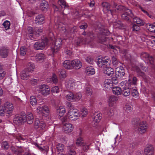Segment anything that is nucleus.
Masks as SVG:
<instances>
[{"label": "nucleus", "mask_w": 155, "mask_h": 155, "mask_svg": "<svg viewBox=\"0 0 155 155\" xmlns=\"http://www.w3.org/2000/svg\"><path fill=\"white\" fill-rule=\"evenodd\" d=\"M14 110L13 104L11 102H6L0 107V116L6 115L8 117L12 116Z\"/></svg>", "instance_id": "nucleus-1"}, {"label": "nucleus", "mask_w": 155, "mask_h": 155, "mask_svg": "<svg viewBox=\"0 0 155 155\" xmlns=\"http://www.w3.org/2000/svg\"><path fill=\"white\" fill-rule=\"evenodd\" d=\"M72 68L75 69H79L82 66L81 61L79 59H75L71 61Z\"/></svg>", "instance_id": "nucleus-13"}, {"label": "nucleus", "mask_w": 155, "mask_h": 155, "mask_svg": "<svg viewBox=\"0 0 155 155\" xmlns=\"http://www.w3.org/2000/svg\"><path fill=\"white\" fill-rule=\"evenodd\" d=\"M43 31L42 28H36L34 29V32H35L36 34L38 35H39V34L42 32Z\"/></svg>", "instance_id": "nucleus-61"}, {"label": "nucleus", "mask_w": 155, "mask_h": 155, "mask_svg": "<svg viewBox=\"0 0 155 155\" xmlns=\"http://www.w3.org/2000/svg\"><path fill=\"white\" fill-rule=\"evenodd\" d=\"M114 6L115 11L116 12H119L120 11L124 12L128 9L123 6L117 5L115 3L114 4Z\"/></svg>", "instance_id": "nucleus-25"}, {"label": "nucleus", "mask_w": 155, "mask_h": 155, "mask_svg": "<svg viewBox=\"0 0 155 155\" xmlns=\"http://www.w3.org/2000/svg\"><path fill=\"white\" fill-rule=\"evenodd\" d=\"M146 28L149 31L154 32L155 31V26L154 24H147V25Z\"/></svg>", "instance_id": "nucleus-40"}, {"label": "nucleus", "mask_w": 155, "mask_h": 155, "mask_svg": "<svg viewBox=\"0 0 155 155\" xmlns=\"http://www.w3.org/2000/svg\"><path fill=\"white\" fill-rule=\"evenodd\" d=\"M141 58L147 62H149L151 64H153L154 61V59L152 57L150 56L146 52H143L141 53L140 54Z\"/></svg>", "instance_id": "nucleus-11"}, {"label": "nucleus", "mask_w": 155, "mask_h": 155, "mask_svg": "<svg viewBox=\"0 0 155 155\" xmlns=\"http://www.w3.org/2000/svg\"><path fill=\"white\" fill-rule=\"evenodd\" d=\"M35 68V66L33 63H29L28 64L27 68L25 69L28 70L31 73L33 71Z\"/></svg>", "instance_id": "nucleus-39"}, {"label": "nucleus", "mask_w": 155, "mask_h": 155, "mask_svg": "<svg viewBox=\"0 0 155 155\" xmlns=\"http://www.w3.org/2000/svg\"><path fill=\"white\" fill-rule=\"evenodd\" d=\"M109 61L110 59L107 57H105L102 58H99L98 59L97 63L99 67L104 69L105 67L108 66L109 64L108 62Z\"/></svg>", "instance_id": "nucleus-6"}, {"label": "nucleus", "mask_w": 155, "mask_h": 155, "mask_svg": "<svg viewBox=\"0 0 155 155\" xmlns=\"http://www.w3.org/2000/svg\"><path fill=\"white\" fill-rule=\"evenodd\" d=\"M3 25L5 29L7 30L9 29L10 25V22L8 21H5L3 23Z\"/></svg>", "instance_id": "nucleus-53"}, {"label": "nucleus", "mask_w": 155, "mask_h": 155, "mask_svg": "<svg viewBox=\"0 0 155 155\" xmlns=\"http://www.w3.org/2000/svg\"><path fill=\"white\" fill-rule=\"evenodd\" d=\"M131 91L132 95L133 97L136 98L138 97V92L135 89V88H134V89H132Z\"/></svg>", "instance_id": "nucleus-50"}, {"label": "nucleus", "mask_w": 155, "mask_h": 155, "mask_svg": "<svg viewBox=\"0 0 155 155\" xmlns=\"http://www.w3.org/2000/svg\"><path fill=\"white\" fill-rule=\"evenodd\" d=\"M86 61L89 64H92L93 63V59L90 57H87L86 59Z\"/></svg>", "instance_id": "nucleus-62"}, {"label": "nucleus", "mask_w": 155, "mask_h": 155, "mask_svg": "<svg viewBox=\"0 0 155 155\" xmlns=\"http://www.w3.org/2000/svg\"><path fill=\"white\" fill-rule=\"evenodd\" d=\"M104 71L105 74L109 76H112L114 73L113 69L108 66L104 69Z\"/></svg>", "instance_id": "nucleus-26"}, {"label": "nucleus", "mask_w": 155, "mask_h": 155, "mask_svg": "<svg viewBox=\"0 0 155 155\" xmlns=\"http://www.w3.org/2000/svg\"><path fill=\"white\" fill-rule=\"evenodd\" d=\"M104 87L105 89H110L113 87L112 82L111 79H106L104 82Z\"/></svg>", "instance_id": "nucleus-21"}, {"label": "nucleus", "mask_w": 155, "mask_h": 155, "mask_svg": "<svg viewBox=\"0 0 155 155\" xmlns=\"http://www.w3.org/2000/svg\"><path fill=\"white\" fill-rule=\"evenodd\" d=\"M30 72L28 70L24 69L20 73V75L21 79L24 80H27L30 77Z\"/></svg>", "instance_id": "nucleus-15"}, {"label": "nucleus", "mask_w": 155, "mask_h": 155, "mask_svg": "<svg viewBox=\"0 0 155 155\" xmlns=\"http://www.w3.org/2000/svg\"><path fill=\"white\" fill-rule=\"evenodd\" d=\"M30 102L33 106L36 105L37 102L36 97L34 96H31L30 98Z\"/></svg>", "instance_id": "nucleus-37"}, {"label": "nucleus", "mask_w": 155, "mask_h": 155, "mask_svg": "<svg viewBox=\"0 0 155 155\" xmlns=\"http://www.w3.org/2000/svg\"><path fill=\"white\" fill-rule=\"evenodd\" d=\"M136 71L137 73V74L138 75L141 76L143 78L144 77L145 75L144 73L143 72L141 71L138 68H137Z\"/></svg>", "instance_id": "nucleus-60"}, {"label": "nucleus", "mask_w": 155, "mask_h": 155, "mask_svg": "<svg viewBox=\"0 0 155 155\" xmlns=\"http://www.w3.org/2000/svg\"><path fill=\"white\" fill-rule=\"evenodd\" d=\"M133 17L134 15L132 11L129 9L125 10L124 12L121 15L122 19L127 21L129 20V17L132 18Z\"/></svg>", "instance_id": "nucleus-12"}, {"label": "nucleus", "mask_w": 155, "mask_h": 155, "mask_svg": "<svg viewBox=\"0 0 155 155\" xmlns=\"http://www.w3.org/2000/svg\"><path fill=\"white\" fill-rule=\"evenodd\" d=\"M56 112L61 117L65 113L66 110L64 107L63 106H60L58 107L56 110Z\"/></svg>", "instance_id": "nucleus-27"}, {"label": "nucleus", "mask_w": 155, "mask_h": 155, "mask_svg": "<svg viewBox=\"0 0 155 155\" xmlns=\"http://www.w3.org/2000/svg\"><path fill=\"white\" fill-rule=\"evenodd\" d=\"M63 64L64 67L65 68L68 69L72 68L71 61L69 60H65Z\"/></svg>", "instance_id": "nucleus-32"}, {"label": "nucleus", "mask_w": 155, "mask_h": 155, "mask_svg": "<svg viewBox=\"0 0 155 155\" xmlns=\"http://www.w3.org/2000/svg\"><path fill=\"white\" fill-rule=\"evenodd\" d=\"M9 53L8 49L7 48L2 47L0 49V55L3 58H6L8 55Z\"/></svg>", "instance_id": "nucleus-20"}, {"label": "nucleus", "mask_w": 155, "mask_h": 155, "mask_svg": "<svg viewBox=\"0 0 155 155\" xmlns=\"http://www.w3.org/2000/svg\"><path fill=\"white\" fill-rule=\"evenodd\" d=\"M63 129L65 133H71L74 129L72 125L69 123H66L64 124Z\"/></svg>", "instance_id": "nucleus-17"}, {"label": "nucleus", "mask_w": 155, "mask_h": 155, "mask_svg": "<svg viewBox=\"0 0 155 155\" xmlns=\"http://www.w3.org/2000/svg\"><path fill=\"white\" fill-rule=\"evenodd\" d=\"M115 73L116 76L119 78H121L125 74L124 70L122 67H118L115 69Z\"/></svg>", "instance_id": "nucleus-19"}, {"label": "nucleus", "mask_w": 155, "mask_h": 155, "mask_svg": "<svg viewBox=\"0 0 155 155\" xmlns=\"http://www.w3.org/2000/svg\"><path fill=\"white\" fill-rule=\"evenodd\" d=\"M1 145L2 148L4 150H7L9 147V144L8 142L6 141L2 142Z\"/></svg>", "instance_id": "nucleus-45"}, {"label": "nucleus", "mask_w": 155, "mask_h": 155, "mask_svg": "<svg viewBox=\"0 0 155 155\" xmlns=\"http://www.w3.org/2000/svg\"><path fill=\"white\" fill-rule=\"evenodd\" d=\"M46 125L44 122L42 120H40V123L38 125V128L42 130H44L45 129Z\"/></svg>", "instance_id": "nucleus-47"}, {"label": "nucleus", "mask_w": 155, "mask_h": 155, "mask_svg": "<svg viewBox=\"0 0 155 155\" xmlns=\"http://www.w3.org/2000/svg\"><path fill=\"white\" fill-rule=\"evenodd\" d=\"M10 149L13 153L16 155H18L19 152L17 148H16L15 147L12 146L11 147Z\"/></svg>", "instance_id": "nucleus-55"}, {"label": "nucleus", "mask_w": 155, "mask_h": 155, "mask_svg": "<svg viewBox=\"0 0 155 155\" xmlns=\"http://www.w3.org/2000/svg\"><path fill=\"white\" fill-rule=\"evenodd\" d=\"M27 51V49L25 46H22L20 48V54L22 56H24L26 54Z\"/></svg>", "instance_id": "nucleus-52"}, {"label": "nucleus", "mask_w": 155, "mask_h": 155, "mask_svg": "<svg viewBox=\"0 0 155 155\" xmlns=\"http://www.w3.org/2000/svg\"><path fill=\"white\" fill-rule=\"evenodd\" d=\"M113 25L115 28H120L122 27V25L120 21H117L113 23Z\"/></svg>", "instance_id": "nucleus-44"}, {"label": "nucleus", "mask_w": 155, "mask_h": 155, "mask_svg": "<svg viewBox=\"0 0 155 155\" xmlns=\"http://www.w3.org/2000/svg\"><path fill=\"white\" fill-rule=\"evenodd\" d=\"M39 91L44 96L48 95L50 93V89L49 86L45 84H42L38 86Z\"/></svg>", "instance_id": "nucleus-5"}, {"label": "nucleus", "mask_w": 155, "mask_h": 155, "mask_svg": "<svg viewBox=\"0 0 155 155\" xmlns=\"http://www.w3.org/2000/svg\"><path fill=\"white\" fill-rule=\"evenodd\" d=\"M56 28L58 29L60 31H63V32L65 33L66 31L64 25L61 22L58 23L56 25Z\"/></svg>", "instance_id": "nucleus-29"}, {"label": "nucleus", "mask_w": 155, "mask_h": 155, "mask_svg": "<svg viewBox=\"0 0 155 155\" xmlns=\"http://www.w3.org/2000/svg\"><path fill=\"white\" fill-rule=\"evenodd\" d=\"M144 153L146 155H153V147L150 144H147L144 149Z\"/></svg>", "instance_id": "nucleus-18"}, {"label": "nucleus", "mask_w": 155, "mask_h": 155, "mask_svg": "<svg viewBox=\"0 0 155 155\" xmlns=\"http://www.w3.org/2000/svg\"><path fill=\"white\" fill-rule=\"evenodd\" d=\"M75 81L73 79H71L67 80L65 82V85L67 88L68 89H72L74 88H76L75 87Z\"/></svg>", "instance_id": "nucleus-14"}, {"label": "nucleus", "mask_w": 155, "mask_h": 155, "mask_svg": "<svg viewBox=\"0 0 155 155\" xmlns=\"http://www.w3.org/2000/svg\"><path fill=\"white\" fill-rule=\"evenodd\" d=\"M14 139L15 140L13 142L15 143H16L18 141L21 142V140L26 141L27 140V137H23L21 136H19L18 137H15Z\"/></svg>", "instance_id": "nucleus-35"}, {"label": "nucleus", "mask_w": 155, "mask_h": 155, "mask_svg": "<svg viewBox=\"0 0 155 155\" xmlns=\"http://www.w3.org/2000/svg\"><path fill=\"white\" fill-rule=\"evenodd\" d=\"M85 87V92L88 96H91L92 94V91L90 86L88 84H86Z\"/></svg>", "instance_id": "nucleus-42"}, {"label": "nucleus", "mask_w": 155, "mask_h": 155, "mask_svg": "<svg viewBox=\"0 0 155 155\" xmlns=\"http://www.w3.org/2000/svg\"><path fill=\"white\" fill-rule=\"evenodd\" d=\"M67 99L71 101H74V94L71 92H69L66 96Z\"/></svg>", "instance_id": "nucleus-38"}, {"label": "nucleus", "mask_w": 155, "mask_h": 155, "mask_svg": "<svg viewBox=\"0 0 155 155\" xmlns=\"http://www.w3.org/2000/svg\"><path fill=\"white\" fill-rule=\"evenodd\" d=\"M81 111L83 117H85L87 115L88 113L87 110L85 108H82Z\"/></svg>", "instance_id": "nucleus-59"}, {"label": "nucleus", "mask_w": 155, "mask_h": 155, "mask_svg": "<svg viewBox=\"0 0 155 155\" xmlns=\"http://www.w3.org/2000/svg\"><path fill=\"white\" fill-rule=\"evenodd\" d=\"M58 3L61 7H64L65 8L68 7L67 4L64 0H59L58 1Z\"/></svg>", "instance_id": "nucleus-56"}, {"label": "nucleus", "mask_w": 155, "mask_h": 155, "mask_svg": "<svg viewBox=\"0 0 155 155\" xmlns=\"http://www.w3.org/2000/svg\"><path fill=\"white\" fill-rule=\"evenodd\" d=\"M36 112L39 114L46 117L49 113V110L47 106H40L38 107L36 109Z\"/></svg>", "instance_id": "nucleus-4"}, {"label": "nucleus", "mask_w": 155, "mask_h": 155, "mask_svg": "<svg viewBox=\"0 0 155 155\" xmlns=\"http://www.w3.org/2000/svg\"><path fill=\"white\" fill-rule=\"evenodd\" d=\"M104 11H107L108 13H110L112 15L114 14V11L111 9H110V5L109 3L106 2H103L102 4Z\"/></svg>", "instance_id": "nucleus-16"}, {"label": "nucleus", "mask_w": 155, "mask_h": 155, "mask_svg": "<svg viewBox=\"0 0 155 155\" xmlns=\"http://www.w3.org/2000/svg\"><path fill=\"white\" fill-rule=\"evenodd\" d=\"M101 33L102 34V37L101 38H100V36H99V40L101 42H103L106 41V38H105V35H106V32L107 33H108L107 31V30L104 29H101V30H100Z\"/></svg>", "instance_id": "nucleus-31"}, {"label": "nucleus", "mask_w": 155, "mask_h": 155, "mask_svg": "<svg viewBox=\"0 0 155 155\" xmlns=\"http://www.w3.org/2000/svg\"><path fill=\"white\" fill-rule=\"evenodd\" d=\"M35 21L36 24H42L44 22V16L42 14L38 15L36 17Z\"/></svg>", "instance_id": "nucleus-22"}, {"label": "nucleus", "mask_w": 155, "mask_h": 155, "mask_svg": "<svg viewBox=\"0 0 155 155\" xmlns=\"http://www.w3.org/2000/svg\"><path fill=\"white\" fill-rule=\"evenodd\" d=\"M90 144V143H88L86 142H84L83 144V149L84 151H86L89 149Z\"/></svg>", "instance_id": "nucleus-57"}, {"label": "nucleus", "mask_w": 155, "mask_h": 155, "mask_svg": "<svg viewBox=\"0 0 155 155\" xmlns=\"http://www.w3.org/2000/svg\"><path fill=\"white\" fill-rule=\"evenodd\" d=\"M101 119V114L99 112H96L94 114V122L97 123L100 122Z\"/></svg>", "instance_id": "nucleus-30"}, {"label": "nucleus", "mask_w": 155, "mask_h": 155, "mask_svg": "<svg viewBox=\"0 0 155 155\" xmlns=\"http://www.w3.org/2000/svg\"><path fill=\"white\" fill-rule=\"evenodd\" d=\"M69 151L68 153V155H76V153L75 151L71 149H68Z\"/></svg>", "instance_id": "nucleus-64"}, {"label": "nucleus", "mask_w": 155, "mask_h": 155, "mask_svg": "<svg viewBox=\"0 0 155 155\" xmlns=\"http://www.w3.org/2000/svg\"><path fill=\"white\" fill-rule=\"evenodd\" d=\"M48 6L47 2L45 0H43L41 1L40 7L42 10L45 11L48 8Z\"/></svg>", "instance_id": "nucleus-33"}, {"label": "nucleus", "mask_w": 155, "mask_h": 155, "mask_svg": "<svg viewBox=\"0 0 155 155\" xmlns=\"http://www.w3.org/2000/svg\"><path fill=\"white\" fill-rule=\"evenodd\" d=\"M113 93L116 95H119L121 94L122 91L121 88L118 87H114L112 88Z\"/></svg>", "instance_id": "nucleus-34"}, {"label": "nucleus", "mask_w": 155, "mask_h": 155, "mask_svg": "<svg viewBox=\"0 0 155 155\" xmlns=\"http://www.w3.org/2000/svg\"><path fill=\"white\" fill-rule=\"evenodd\" d=\"M79 117V111L76 109H71L68 111L66 117L62 118L61 121L65 122L68 121L67 118L71 120L78 119Z\"/></svg>", "instance_id": "nucleus-2"}, {"label": "nucleus", "mask_w": 155, "mask_h": 155, "mask_svg": "<svg viewBox=\"0 0 155 155\" xmlns=\"http://www.w3.org/2000/svg\"><path fill=\"white\" fill-rule=\"evenodd\" d=\"M124 109L127 112H130L132 110V108L130 105H126L124 107Z\"/></svg>", "instance_id": "nucleus-63"}, {"label": "nucleus", "mask_w": 155, "mask_h": 155, "mask_svg": "<svg viewBox=\"0 0 155 155\" xmlns=\"http://www.w3.org/2000/svg\"><path fill=\"white\" fill-rule=\"evenodd\" d=\"M48 39L45 38L35 42L34 44V48L36 50H42L48 45Z\"/></svg>", "instance_id": "nucleus-3"}, {"label": "nucleus", "mask_w": 155, "mask_h": 155, "mask_svg": "<svg viewBox=\"0 0 155 155\" xmlns=\"http://www.w3.org/2000/svg\"><path fill=\"white\" fill-rule=\"evenodd\" d=\"M138 128L140 133H144L148 128L147 124L144 121L140 122L138 123Z\"/></svg>", "instance_id": "nucleus-10"}, {"label": "nucleus", "mask_w": 155, "mask_h": 155, "mask_svg": "<svg viewBox=\"0 0 155 155\" xmlns=\"http://www.w3.org/2000/svg\"><path fill=\"white\" fill-rule=\"evenodd\" d=\"M118 97L115 96H111L109 98L108 104L110 107L113 106L118 100Z\"/></svg>", "instance_id": "nucleus-23"}, {"label": "nucleus", "mask_w": 155, "mask_h": 155, "mask_svg": "<svg viewBox=\"0 0 155 155\" xmlns=\"http://www.w3.org/2000/svg\"><path fill=\"white\" fill-rule=\"evenodd\" d=\"M56 148L58 152H62L64 150V147L61 143H58L56 145Z\"/></svg>", "instance_id": "nucleus-54"}, {"label": "nucleus", "mask_w": 155, "mask_h": 155, "mask_svg": "<svg viewBox=\"0 0 155 155\" xmlns=\"http://www.w3.org/2000/svg\"><path fill=\"white\" fill-rule=\"evenodd\" d=\"M132 89H123L122 92L123 95L125 97L129 96L130 94V91Z\"/></svg>", "instance_id": "nucleus-41"}, {"label": "nucleus", "mask_w": 155, "mask_h": 155, "mask_svg": "<svg viewBox=\"0 0 155 155\" xmlns=\"http://www.w3.org/2000/svg\"><path fill=\"white\" fill-rule=\"evenodd\" d=\"M26 121L29 124H31L32 123L34 117L32 113L30 112L27 113L25 115Z\"/></svg>", "instance_id": "nucleus-24"}, {"label": "nucleus", "mask_w": 155, "mask_h": 155, "mask_svg": "<svg viewBox=\"0 0 155 155\" xmlns=\"http://www.w3.org/2000/svg\"><path fill=\"white\" fill-rule=\"evenodd\" d=\"M82 94L80 93H77L74 95V101H80L82 98Z\"/></svg>", "instance_id": "nucleus-49"}, {"label": "nucleus", "mask_w": 155, "mask_h": 155, "mask_svg": "<svg viewBox=\"0 0 155 155\" xmlns=\"http://www.w3.org/2000/svg\"><path fill=\"white\" fill-rule=\"evenodd\" d=\"M35 60L37 61L43 60L45 58L44 54L42 53L37 54L35 57Z\"/></svg>", "instance_id": "nucleus-36"}, {"label": "nucleus", "mask_w": 155, "mask_h": 155, "mask_svg": "<svg viewBox=\"0 0 155 155\" xmlns=\"http://www.w3.org/2000/svg\"><path fill=\"white\" fill-rule=\"evenodd\" d=\"M51 92L52 93H57L59 92V89L58 86H54L52 87L51 89Z\"/></svg>", "instance_id": "nucleus-58"}, {"label": "nucleus", "mask_w": 155, "mask_h": 155, "mask_svg": "<svg viewBox=\"0 0 155 155\" xmlns=\"http://www.w3.org/2000/svg\"><path fill=\"white\" fill-rule=\"evenodd\" d=\"M134 22L140 25H142L143 24V21L140 18L135 17L133 18Z\"/></svg>", "instance_id": "nucleus-43"}, {"label": "nucleus", "mask_w": 155, "mask_h": 155, "mask_svg": "<svg viewBox=\"0 0 155 155\" xmlns=\"http://www.w3.org/2000/svg\"><path fill=\"white\" fill-rule=\"evenodd\" d=\"M120 86L122 89H134L136 88L134 84H131V80L130 79L128 81H125L120 82Z\"/></svg>", "instance_id": "nucleus-7"}, {"label": "nucleus", "mask_w": 155, "mask_h": 155, "mask_svg": "<svg viewBox=\"0 0 155 155\" xmlns=\"http://www.w3.org/2000/svg\"><path fill=\"white\" fill-rule=\"evenodd\" d=\"M140 10L145 14L147 16H148L150 18H153V15H152L151 14H150L148 12H147L146 10H145L143 8L141 7H140Z\"/></svg>", "instance_id": "nucleus-51"}, {"label": "nucleus", "mask_w": 155, "mask_h": 155, "mask_svg": "<svg viewBox=\"0 0 155 155\" xmlns=\"http://www.w3.org/2000/svg\"><path fill=\"white\" fill-rule=\"evenodd\" d=\"M84 143L83 139L81 137L77 138L76 140V144L78 146H81L83 145Z\"/></svg>", "instance_id": "nucleus-46"}, {"label": "nucleus", "mask_w": 155, "mask_h": 155, "mask_svg": "<svg viewBox=\"0 0 155 155\" xmlns=\"http://www.w3.org/2000/svg\"><path fill=\"white\" fill-rule=\"evenodd\" d=\"M62 40L60 38H57L55 41L54 47H52L51 50V53H50L49 54L51 55L53 54L54 53L56 52L61 47V43Z\"/></svg>", "instance_id": "nucleus-9"}, {"label": "nucleus", "mask_w": 155, "mask_h": 155, "mask_svg": "<svg viewBox=\"0 0 155 155\" xmlns=\"http://www.w3.org/2000/svg\"><path fill=\"white\" fill-rule=\"evenodd\" d=\"M86 73L88 75H91L95 73L94 69L92 66H89L86 68L85 69Z\"/></svg>", "instance_id": "nucleus-28"}, {"label": "nucleus", "mask_w": 155, "mask_h": 155, "mask_svg": "<svg viewBox=\"0 0 155 155\" xmlns=\"http://www.w3.org/2000/svg\"><path fill=\"white\" fill-rule=\"evenodd\" d=\"M26 117L25 114H20L15 116L13 121L17 124H20L26 121Z\"/></svg>", "instance_id": "nucleus-8"}, {"label": "nucleus", "mask_w": 155, "mask_h": 155, "mask_svg": "<svg viewBox=\"0 0 155 155\" xmlns=\"http://www.w3.org/2000/svg\"><path fill=\"white\" fill-rule=\"evenodd\" d=\"M48 81L49 80V79H50V81H49L50 82H53L54 83H56L58 82V79L57 76L56 75L54 74H53L51 78H48Z\"/></svg>", "instance_id": "nucleus-48"}]
</instances>
